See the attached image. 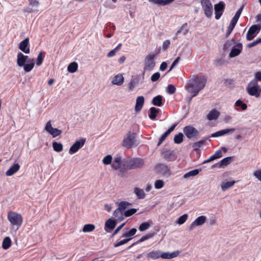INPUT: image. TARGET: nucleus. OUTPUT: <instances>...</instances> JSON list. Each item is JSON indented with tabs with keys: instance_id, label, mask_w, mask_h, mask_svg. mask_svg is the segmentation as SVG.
Segmentation results:
<instances>
[{
	"instance_id": "8fccbe9b",
	"label": "nucleus",
	"mask_w": 261,
	"mask_h": 261,
	"mask_svg": "<svg viewBox=\"0 0 261 261\" xmlns=\"http://www.w3.org/2000/svg\"><path fill=\"white\" fill-rule=\"evenodd\" d=\"M150 226V223L148 222H143L140 224L139 227V230L140 231H144L147 230Z\"/></svg>"
},
{
	"instance_id": "6e6d98bb",
	"label": "nucleus",
	"mask_w": 261,
	"mask_h": 261,
	"mask_svg": "<svg viewBox=\"0 0 261 261\" xmlns=\"http://www.w3.org/2000/svg\"><path fill=\"white\" fill-rule=\"evenodd\" d=\"M130 240H131V239H124L122 240H121L114 244V246L115 247H118L119 246H120L121 245H123L127 242H128Z\"/></svg>"
},
{
	"instance_id": "7ed1b4c3",
	"label": "nucleus",
	"mask_w": 261,
	"mask_h": 261,
	"mask_svg": "<svg viewBox=\"0 0 261 261\" xmlns=\"http://www.w3.org/2000/svg\"><path fill=\"white\" fill-rule=\"evenodd\" d=\"M125 163L127 169H135L142 168L145 164V161L141 158H133L125 160Z\"/></svg>"
},
{
	"instance_id": "aec40b11",
	"label": "nucleus",
	"mask_w": 261,
	"mask_h": 261,
	"mask_svg": "<svg viewBox=\"0 0 261 261\" xmlns=\"http://www.w3.org/2000/svg\"><path fill=\"white\" fill-rule=\"evenodd\" d=\"M19 168V164L18 163H15L6 171V175L8 176H12L17 172Z\"/></svg>"
},
{
	"instance_id": "cd10ccee",
	"label": "nucleus",
	"mask_w": 261,
	"mask_h": 261,
	"mask_svg": "<svg viewBox=\"0 0 261 261\" xmlns=\"http://www.w3.org/2000/svg\"><path fill=\"white\" fill-rule=\"evenodd\" d=\"M123 215V213L118 208H116L113 213V216L115 218L116 221L119 222L121 221L124 219Z\"/></svg>"
},
{
	"instance_id": "09e8293b",
	"label": "nucleus",
	"mask_w": 261,
	"mask_h": 261,
	"mask_svg": "<svg viewBox=\"0 0 261 261\" xmlns=\"http://www.w3.org/2000/svg\"><path fill=\"white\" fill-rule=\"evenodd\" d=\"M188 216L187 214H184L181 216L176 221V223L179 225L184 224L188 219Z\"/></svg>"
},
{
	"instance_id": "bb28decb",
	"label": "nucleus",
	"mask_w": 261,
	"mask_h": 261,
	"mask_svg": "<svg viewBox=\"0 0 261 261\" xmlns=\"http://www.w3.org/2000/svg\"><path fill=\"white\" fill-rule=\"evenodd\" d=\"M161 252L160 250H153L147 254V257L152 259H157L161 257Z\"/></svg>"
},
{
	"instance_id": "0e129e2a",
	"label": "nucleus",
	"mask_w": 261,
	"mask_h": 261,
	"mask_svg": "<svg viewBox=\"0 0 261 261\" xmlns=\"http://www.w3.org/2000/svg\"><path fill=\"white\" fill-rule=\"evenodd\" d=\"M154 236L153 233H149L144 236H143L138 241L139 242H144L151 238H152Z\"/></svg>"
},
{
	"instance_id": "f8f14e48",
	"label": "nucleus",
	"mask_w": 261,
	"mask_h": 261,
	"mask_svg": "<svg viewBox=\"0 0 261 261\" xmlns=\"http://www.w3.org/2000/svg\"><path fill=\"white\" fill-rule=\"evenodd\" d=\"M44 129L51 135L53 138L60 136L62 133V131L60 129L54 128L52 126L51 121H47L46 123Z\"/></svg>"
},
{
	"instance_id": "49530a36",
	"label": "nucleus",
	"mask_w": 261,
	"mask_h": 261,
	"mask_svg": "<svg viewBox=\"0 0 261 261\" xmlns=\"http://www.w3.org/2000/svg\"><path fill=\"white\" fill-rule=\"evenodd\" d=\"M184 135L181 133H179L174 137V142L176 144H180L183 141Z\"/></svg>"
},
{
	"instance_id": "b1692460",
	"label": "nucleus",
	"mask_w": 261,
	"mask_h": 261,
	"mask_svg": "<svg viewBox=\"0 0 261 261\" xmlns=\"http://www.w3.org/2000/svg\"><path fill=\"white\" fill-rule=\"evenodd\" d=\"M232 156H228L223 159L219 162L216 164L214 166H218L219 168L227 166L230 163Z\"/></svg>"
},
{
	"instance_id": "5fc2aeb1",
	"label": "nucleus",
	"mask_w": 261,
	"mask_h": 261,
	"mask_svg": "<svg viewBox=\"0 0 261 261\" xmlns=\"http://www.w3.org/2000/svg\"><path fill=\"white\" fill-rule=\"evenodd\" d=\"M112 160V156L111 155L108 154L104 157L102 160V162L105 165H109L111 163Z\"/></svg>"
},
{
	"instance_id": "a878e982",
	"label": "nucleus",
	"mask_w": 261,
	"mask_h": 261,
	"mask_svg": "<svg viewBox=\"0 0 261 261\" xmlns=\"http://www.w3.org/2000/svg\"><path fill=\"white\" fill-rule=\"evenodd\" d=\"M222 154L221 151L220 150H218L213 155L209 157L207 159L204 160L203 162V164H205L211 162L215 159H219L222 157Z\"/></svg>"
},
{
	"instance_id": "a18cd8bd",
	"label": "nucleus",
	"mask_w": 261,
	"mask_h": 261,
	"mask_svg": "<svg viewBox=\"0 0 261 261\" xmlns=\"http://www.w3.org/2000/svg\"><path fill=\"white\" fill-rule=\"evenodd\" d=\"M95 227V225L92 224H86L84 226L83 228V231L86 232H91L94 229Z\"/></svg>"
},
{
	"instance_id": "dca6fc26",
	"label": "nucleus",
	"mask_w": 261,
	"mask_h": 261,
	"mask_svg": "<svg viewBox=\"0 0 261 261\" xmlns=\"http://www.w3.org/2000/svg\"><path fill=\"white\" fill-rule=\"evenodd\" d=\"M234 131H235V129L233 128L222 129V130L218 131L215 133L211 134L210 137H220V136H222L227 135L229 134H232Z\"/></svg>"
},
{
	"instance_id": "20e7f679",
	"label": "nucleus",
	"mask_w": 261,
	"mask_h": 261,
	"mask_svg": "<svg viewBox=\"0 0 261 261\" xmlns=\"http://www.w3.org/2000/svg\"><path fill=\"white\" fill-rule=\"evenodd\" d=\"M136 138V133L129 132L124 138L122 145L127 148H131L137 146L138 143Z\"/></svg>"
},
{
	"instance_id": "680f3d73",
	"label": "nucleus",
	"mask_w": 261,
	"mask_h": 261,
	"mask_svg": "<svg viewBox=\"0 0 261 261\" xmlns=\"http://www.w3.org/2000/svg\"><path fill=\"white\" fill-rule=\"evenodd\" d=\"M261 43V37L257 38L256 40L254 41L253 42L250 43L248 44L247 47L248 48H251L252 47H253L255 45H256L257 44Z\"/></svg>"
},
{
	"instance_id": "9b49d317",
	"label": "nucleus",
	"mask_w": 261,
	"mask_h": 261,
	"mask_svg": "<svg viewBox=\"0 0 261 261\" xmlns=\"http://www.w3.org/2000/svg\"><path fill=\"white\" fill-rule=\"evenodd\" d=\"M183 132L188 139L197 137L199 132L195 127L191 126H186L183 129Z\"/></svg>"
},
{
	"instance_id": "13d9d810",
	"label": "nucleus",
	"mask_w": 261,
	"mask_h": 261,
	"mask_svg": "<svg viewBox=\"0 0 261 261\" xmlns=\"http://www.w3.org/2000/svg\"><path fill=\"white\" fill-rule=\"evenodd\" d=\"M43 54H44V53L40 52L39 54V55H38L37 62H36V65L37 66H40L42 63V61L43 60Z\"/></svg>"
},
{
	"instance_id": "79ce46f5",
	"label": "nucleus",
	"mask_w": 261,
	"mask_h": 261,
	"mask_svg": "<svg viewBox=\"0 0 261 261\" xmlns=\"http://www.w3.org/2000/svg\"><path fill=\"white\" fill-rule=\"evenodd\" d=\"M199 172V170L198 169H194L191 170L184 175V178H188L191 176H194L197 175Z\"/></svg>"
},
{
	"instance_id": "4468645a",
	"label": "nucleus",
	"mask_w": 261,
	"mask_h": 261,
	"mask_svg": "<svg viewBox=\"0 0 261 261\" xmlns=\"http://www.w3.org/2000/svg\"><path fill=\"white\" fill-rule=\"evenodd\" d=\"M206 220L205 216L197 217L190 225V229L192 230L195 226H201L203 224Z\"/></svg>"
},
{
	"instance_id": "c9c22d12",
	"label": "nucleus",
	"mask_w": 261,
	"mask_h": 261,
	"mask_svg": "<svg viewBox=\"0 0 261 261\" xmlns=\"http://www.w3.org/2000/svg\"><path fill=\"white\" fill-rule=\"evenodd\" d=\"M164 157L167 161H170L175 159L173 151L171 150L165 151Z\"/></svg>"
},
{
	"instance_id": "f704fd0d",
	"label": "nucleus",
	"mask_w": 261,
	"mask_h": 261,
	"mask_svg": "<svg viewBox=\"0 0 261 261\" xmlns=\"http://www.w3.org/2000/svg\"><path fill=\"white\" fill-rule=\"evenodd\" d=\"M238 21L231 19L230 23L229 25V27H228L227 31L226 34V37L227 38L229 35L231 34L232 30H233L235 25H236Z\"/></svg>"
},
{
	"instance_id": "ddd939ff",
	"label": "nucleus",
	"mask_w": 261,
	"mask_h": 261,
	"mask_svg": "<svg viewBox=\"0 0 261 261\" xmlns=\"http://www.w3.org/2000/svg\"><path fill=\"white\" fill-rule=\"evenodd\" d=\"M243 50V45L241 43H238L232 46L231 51L229 54L230 58L236 57L239 56Z\"/></svg>"
},
{
	"instance_id": "393cba45",
	"label": "nucleus",
	"mask_w": 261,
	"mask_h": 261,
	"mask_svg": "<svg viewBox=\"0 0 261 261\" xmlns=\"http://www.w3.org/2000/svg\"><path fill=\"white\" fill-rule=\"evenodd\" d=\"M124 82V77L122 74H119L115 75L112 81V83L114 85L120 86Z\"/></svg>"
},
{
	"instance_id": "f03ea898",
	"label": "nucleus",
	"mask_w": 261,
	"mask_h": 261,
	"mask_svg": "<svg viewBox=\"0 0 261 261\" xmlns=\"http://www.w3.org/2000/svg\"><path fill=\"white\" fill-rule=\"evenodd\" d=\"M8 219L13 227H16L17 230L22 225L23 219L21 215L14 212H10L8 214Z\"/></svg>"
},
{
	"instance_id": "f3484780",
	"label": "nucleus",
	"mask_w": 261,
	"mask_h": 261,
	"mask_svg": "<svg viewBox=\"0 0 261 261\" xmlns=\"http://www.w3.org/2000/svg\"><path fill=\"white\" fill-rule=\"evenodd\" d=\"M29 44V39L27 38L20 42L19 48L25 54H29L30 52V48L28 47Z\"/></svg>"
},
{
	"instance_id": "7c9ffc66",
	"label": "nucleus",
	"mask_w": 261,
	"mask_h": 261,
	"mask_svg": "<svg viewBox=\"0 0 261 261\" xmlns=\"http://www.w3.org/2000/svg\"><path fill=\"white\" fill-rule=\"evenodd\" d=\"M163 97L161 95H157L154 97L152 100V103L157 107H161L162 103Z\"/></svg>"
},
{
	"instance_id": "f257e3e1",
	"label": "nucleus",
	"mask_w": 261,
	"mask_h": 261,
	"mask_svg": "<svg viewBox=\"0 0 261 261\" xmlns=\"http://www.w3.org/2000/svg\"><path fill=\"white\" fill-rule=\"evenodd\" d=\"M206 82V80L204 76L197 78L194 77L188 81L185 88L189 93L193 94L192 97H195L205 87Z\"/></svg>"
},
{
	"instance_id": "4c0bfd02",
	"label": "nucleus",
	"mask_w": 261,
	"mask_h": 261,
	"mask_svg": "<svg viewBox=\"0 0 261 261\" xmlns=\"http://www.w3.org/2000/svg\"><path fill=\"white\" fill-rule=\"evenodd\" d=\"M134 193L139 199H143L145 196V194L143 190L139 188H135L134 189Z\"/></svg>"
},
{
	"instance_id": "864d4df0",
	"label": "nucleus",
	"mask_w": 261,
	"mask_h": 261,
	"mask_svg": "<svg viewBox=\"0 0 261 261\" xmlns=\"http://www.w3.org/2000/svg\"><path fill=\"white\" fill-rule=\"evenodd\" d=\"M137 209L136 208H130L129 210H126L124 213V215L126 217H129L134 214L136 212H137Z\"/></svg>"
},
{
	"instance_id": "9d476101",
	"label": "nucleus",
	"mask_w": 261,
	"mask_h": 261,
	"mask_svg": "<svg viewBox=\"0 0 261 261\" xmlns=\"http://www.w3.org/2000/svg\"><path fill=\"white\" fill-rule=\"evenodd\" d=\"M225 7V4L223 1H220L214 5L215 19L216 20L219 19L222 15L224 11Z\"/></svg>"
},
{
	"instance_id": "c756f323",
	"label": "nucleus",
	"mask_w": 261,
	"mask_h": 261,
	"mask_svg": "<svg viewBox=\"0 0 261 261\" xmlns=\"http://www.w3.org/2000/svg\"><path fill=\"white\" fill-rule=\"evenodd\" d=\"M235 181L231 180L229 181H223L221 184V187L223 191H225L229 188L232 187L235 184Z\"/></svg>"
},
{
	"instance_id": "774afa93",
	"label": "nucleus",
	"mask_w": 261,
	"mask_h": 261,
	"mask_svg": "<svg viewBox=\"0 0 261 261\" xmlns=\"http://www.w3.org/2000/svg\"><path fill=\"white\" fill-rule=\"evenodd\" d=\"M252 80H255L256 82L257 81L261 82V72L258 71L255 73L254 78Z\"/></svg>"
},
{
	"instance_id": "603ef678",
	"label": "nucleus",
	"mask_w": 261,
	"mask_h": 261,
	"mask_svg": "<svg viewBox=\"0 0 261 261\" xmlns=\"http://www.w3.org/2000/svg\"><path fill=\"white\" fill-rule=\"evenodd\" d=\"M176 124H175L171 126L164 134L161 136L164 140L166 137L174 129Z\"/></svg>"
},
{
	"instance_id": "a19ab883",
	"label": "nucleus",
	"mask_w": 261,
	"mask_h": 261,
	"mask_svg": "<svg viewBox=\"0 0 261 261\" xmlns=\"http://www.w3.org/2000/svg\"><path fill=\"white\" fill-rule=\"evenodd\" d=\"M53 147L54 150L58 152H61L63 150V145L61 143L54 142L53 143Z\"/></svg>"
},
{
	"instance_id": "423d86ee",
	"label": "nucleus",
	"mask_w": 261,
	"mask_h": 261,
	"mask_svg": "<svg viewBox=\"0 0 261 261\" xmlns=\"http://www.w3.org/2000/svg\"><path fill=\"white\" fill-rule=\"evenodd\" d=\"M201 6L206 17L210 18L213 13V5L210 0H201Z\"/></svg>"
},
{
	"instance_id": "0eeeda50",
	"label": "nucleus",
	"mask_w": 261,
	"mask_h": 261,
	"mask_svg": "<svg viewBox=\"0 0 261 261\" xmlns=\"http://www.w3.org/2000/svg\"><path fill=\"white\" fill-rule=\"evenodd\" d=\"M261 29V24H257L251 25L248 30L246 34V39L250 41L256 36Z\"/></svg>"
},
{
	"instance_id": "72a5a7b5",
	"label": "nucleus",
	"mask_w": 261,
	"mask_h": 261,
	"mask_svg": "<svg viewBox=\"0 0 261 261\" xmlns=\"http://www.w3.org/2000/svg\"><path fill=\"white\" fill-rule=\"evenodd\" d=\"M11 240L9 237H7L4 238L3 243H2V247L4 249H8L9 248L11 245Z\"/></svg>"
},
{
	"instance_id": "3c124183",
	"label": "nucleus",
	"mask_w": 261,
	"mask_h": 261,
	"mask_svg": "<svg viewBox=\"0 0 261 261\" xmlns=\"http://www.w3.org/2000/svg\"><path fill=\"white\" fill-rule=\"evenodd\" d=\"M164 186V182L161 179H158L154 182V188L156 189H160Z\"/></svg>"
},
{
	"instance_id": "4be33fe9",
	"label": "nucleus",
	"mask_w": 261,
	"mask_h": 261,
	"mask_svg": "<svg viewBox=\"0 0 261 261\" xmlns=\"http://www.w3.org/2000/svg\"><path fill=\"white\" fill-rule=\"evenodd\" d=\"M116 224L115 220L109 218L105 222L106 231L108 232H110V230H108V229H110V230L113 229L115 227Z\"/></svg>"
},
{
	"instance_id": "2f4dec72",
	"label": "nucleus",
	"mask_w": 261,
	"mask_h": 261,
	"mask_svg": "<svg viewBox=\"0 0 261 261\" xmlns=\"http://www.w3.org/2000/svg\"><path fill=\"white\" fill-rule=\"evenodd\" d=\"M28 62L29 63L26 64H24V65L23 66L24 70L27 72L31 71L34 68L35 65L33 59H29Z\"/></svg>"
},
{
	"instance_id": "ea45409f",
	"label": "nucleus",
	"mask_w": 261,
	"mask_h": 261,
	"mask_svg": "<svg viewBox=\"0 0 261 261\" xmlns=\"http://www.w3.org/2000/svg\"><path fill=\"white\" fill-rule=\"evenodd\" d=\"M207 139L206 138L205 139L201 140L198 142L194 143L192 145V147H193L194 150H198L199 148L202 147Z\"/></svg>"
},
{
	"instance_id": "052dcab7",
	"label": "nucleus",
	"mask_w": 261,
	"mask_h": 261,
	"mask_svg": "<svg viewBox=\"0 0 261 261\" xmlns=\"http://www.w3.org/2000/svg\"><path fill=\"white\" fill-rule=\"evenodd\" d=\"M176 88L173 85H169L167 87V92L170 94H173L175 93Z\"/></svg>"
},
{
	"instance_id": "4d7b16f0",
	"label": "nucleus",
	"mask_w": 261,
	"mask_h": 261,
	"mask_svg": "<svg viewBox=\"0 0 261 261\" xmlns=\"http://www.w3.org/2000/svg\"><path fill=\"white\" fill-rule=\"evenodd\" d=\"M243 9V6L241 7L236 12L234 16L233 17L232 19L234 20L237 21H238L239 17L242 13V12Z\"/></svg>"
},
{
	"instance_id": "5701e85b",
	"label": "nucleus",
	"mask_w": 261,
	"mask_h": 261,
	"mask_svg": "<svg viewBox=\"0 0 261 261\" xmlns=\"http://www.w3.org/2000/svg\"><path fill=\"white\" fill-rule=\"evenodd\" d=\"M219 116V113L216 109H213L207 115L206 118L210 120H216Z\"/></svg>"
},
{
	"instance_id": "37998d69",
	"label": "nucleus",
	"mask_w": 261,
	"mask_h": 261,
	"mask_svg": "<svg viewBox=\"0 0 261 261\" xmlns=\"http://www.w3.org/2000/svg\"><path fill=\"white\" fill-rule=\"evenodd\" d=\"M187 25V23H184L181 27L176 32V35H179L182 33L183 35H186L189 32V29L185 28V27Z\"/></svg>"
},
{
	"instance_id": "69168bd1",
	"label": "nucleus",
	"mask_w": 261,
	"mask_h": 261,
	"mask_svg": "<svg viewBox=\"0 0 261 261\" xmlns=\"http://www.w3.org/2000/svg\"><path fill=\"white\" fill-rule=\"evenodd\" d=\"M125 223H122V224H121L119 226H118L114 231V232H113L112 236H111V237H114V236H115L116 234H117L118 233V232L124 227V226L125 225Z\"/></svg>"
},
{
	"instance_id": "2eb2a0df",
	"label": "nucleus",
	"mask_w": 261,
	"mask_h": 261,
	"mask_svg": "<svg viewBox=\"0 0 261 261\" xmlns=\"http://www.w3.org/2000/svg\"><path fill=\"white\" fill-rule=\"evenodd\" d=\"M122 166H126L125 160L122 161L120 156H116L114 158L113 163L111 165V167L114 170H117L120 168Z\"/></svg>"
},
{
	"instance_id": "e2e57ef3",
	"label": "nucleus",
	"mask_w": 261,
	"mask_h": 261,
	"mask_svg": "<svg viewBox=\"0 0 261 261\" xmlns=\"http://www.w3.org/2000/svg\"><path fill=\"white\" fill-rule=\"evenodd\" d=\"M160 77V73L159 72H155L151 76V81L153 82L157 81Z\"/></svg>"
},
{
	"instance_id": "39448f33",
	"label": "nucleus",
	"mask_w": 261,
	"mask_h": 261,
	"mask_svg": "<svg viewBox=\"0 0 261 261\" xmlns=\"http://www.w3.org/2000/svg\"><path fill=\"white\" fill-rule=\"evenodd\" d=\"M246 90L249 95L258 97L261 93V87L255 80H251L248 84Z\"/></svg>"
},
{
	"instance_id": "a211bd4d",
	"label": "nucleus",
	"mask_w": 261,
	"mask_h": 261,
	"mask_svg": "<svg viewBox=\"0 0 261 261\" xmlns=\"http://www.w3.org/2000/svg\"><path fill=\"white\" fill-rule=\"evenodd\" d=\"M180 251L179 250L174 251L171 253L170 252H161V257L163 259H171L177 257Z\"/></svg>"
},
{
	"instance_id": "bf43d9fd",
	"label": "nucleus",
	"mask_w": 261,
	"mask_h": 261,
	"mask_svg": "<svg viewBox=\"0 0 261 261\" xmlns=\"http://www.w3.org/2000/svg\"><path fill=\"white\" fill-rule=\"evenodd\" d=\"M236 105L237 107H241L242 110H245L247 108V105L246 103H243L242 101L240 99L236 101Z\"/></svg>"
},
{
	"instance_id": "338daca9",
	"label": "nucleus",
	"mask_w": 261,
	"mask_h": 261,
	"mask_svg": "<svg viewBox=\"0 0 261 261\" xmlns=\"http://www.w3.org/2000/svg\"><path fill=\"white\" fill-rule=\"evenodd\" d=\"M253 174L258 180L261 181V169L255 171Z\"/></svg>"
},
{
	"instance_id": "c03bdc74",
	"label": "nucleus",
	"mask_w": 261,
	"mask_h": 261,
	"mask_svg": "<svg viewBox=\"0 0 261 261\" xmlns=\"http://www.w3.org/2000/svg\"><path fill=\"white\" fill-rule=\"evenodd\" d=\"M77 64L76 62H72L68 65L67 69L69 72L74 73L77 70Z\"/></svg>"
},
{
	"instance_id": "6ab92c4d",
	"label": "nucleus",
	"mask_w": 261,
	"mask_h": 261,
	"mask_svg": "<svg viewBox=\"0 0 261 261\" xmlns=\"http://www.w3.org/2000/svg\"><path fill=\"white\" fill-rule=\"evenodd\" d=\"M28 57L24 55L22 53L18 52L17 55V64L18 66L22 67L28 59Z\"/></svg>"
},
{
	"instance_id": "c85d7f7f",
	"label": "nucleus",
	"mask_w": 261,
	"mask_h": 261,
	"mask_svg": "<svg viewBox=\"0 0 261 261\" xmlns=\"http://www.w3.org/2000/svg\"><path fill=\"white\" fill-rule=\"evenodd\" d=\"M157 169L158 171L160 172V174H162L164 175H169V170L168 167L164 164H160L157 166Z\"/></svg>"
},
{
	"instance_id": "e433bc0d",
	"label": "nucleus",
	"mask_w": 261,
	"mask_h": 261,
	"mask_svg": "<svg viewBox=\"0 0 261 261\" xmlns=\"http://www.w3.org/2000/svg\"><path fill=\"white\" fill-rule=\"evenodd\" d=\"M159 112V109H156L154 107H151L150 109V114H149V117L151 120H154L157 115V114Z\"/></svg>"
},
{
	"instance_id": "de8ad7c7",
	"label": "nucleus",
	"mask_w": 261,
	"mask_h": 261,
	"mask_svg": "<svg viewBox=\"0 0 261 261\" xmlns=\"http://www.w3.org/2000/svg\"><path fill=\"white\" fill-rule=\"evenodd\" d=\"M235 40L231 39V40H228L223 45V49L225 50L228 49L230 47H232L235 44Z\"/></svg>"
},
{
	"instance_id": "58836bf2",
	"label": "nucleus",
	"mask_w": 261,
	"mask_h": 261,
	"mask_svg": "<svg viewBox=\"0 0 261 261\" xmlns=\"http://www.w3.org/2000/svg\"><path fill=\"white\" fill-rule=\"evenodd\" d=\"M137 232V229L136 228H132L130 230L124 232L121 236L122 238H127L131 237L134 236Z\"/></svg>"
},
{
	"instance_id": "473e14b6",
	"label": "nucleus",
	"mask_w": 261,
	"mask_h": 261,
	"mask_svg": "<svg viewBox=\"0 0 261 261\" xmlns=\"http://www.w3.org/2000/svg\"><path fill=\"white\" fill-rule=\"evenodd\" d=\"M132 204L127 201H121L118 203V208L123 213H124V211Z\"/></svg>"
},
{
	"instance_id": "1a4fd4ad",
	"label": "nucleus",
	"mask_w": 261,
	"mask_h": 261,
	"mask_svg": "<svg viewBox=\"0 0 261 261\" xmlns=\"http://www.w3.org/2000/svg\"><path fill=\"white\" fill-rule=\"evenodd\" d=\"M86 142V138H81L79 140H76L70 147L69 150V153L71 154L76 153L80 148H81Z\"/></svg>"
},
{
	"instance_id": "6e6552de",
	"label": "nucleus",
	"mask_w": 261,
	"mask_h": 261,
	"mask_svg": "<svg viewBox=\"0 0 261 261\" xmlns=\"http://www.w3.org/2000/svg\"><path fill=\"white\" fill-rule=\"evenodd\" d=\"M155 55L149 54L144 59V70H152L155 65L154 61Z\"/></svg>"
},
{
	"instance_id": "412c9836",
	"label": "nucleus",
	"mask_w": 261,
	"mask_h": 261,
	"mask_svg": "<svg viewBox=\"0 0 261 261\" xmlns=\"http://www.w3.org/2000/svg\"><path fill=\"white\" fill-rule=\"evenodd\" d=\"M144 103V98L142 96H138L136 99L135 111L139 112L142 109Z\"/></svg>"
}]
</instances>
